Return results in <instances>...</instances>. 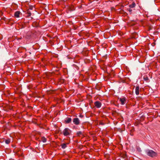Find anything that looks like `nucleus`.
<instances>
[{"label": "nucleus", "mask_w": 160, "mask_h": 160, "mask_svg": "<svg viewBox=\"0 0 160 160\" xmlns=\"http://www.w3.org/2000/svg\"><path fill=\"white\" fill-rule=\"evenodd\" d=\"M21 12L19 11H17L14 13V16L15 18H18L19 17V15L20 14Z\"/></svg>", "instance_id": "0eeeda50"}, {"label": "nucleus", "mask_w": 160, "mask_h": 160, "mask_svg": "<svg viewBox=\"0 0 160 160\" xmlns=\"http://www.w3.org/2000/svg\"><path fill=\"white\" fill-rule=\"evenodd\" d=\"M42 141L43 142H45L47 141V139L44 137H42Z\"/></svg>", "instance_id": "4468645a"}, {"label": "nucleus", "mask_w": 160, "mask_h": 160, "mask_svg": "<svg viewBox=\"0 0 160 160\" xmlns=\"http://www.w3.org/2000/svg\"><path fill=\"white\" fill-rule=\"evenodd\" d=\"M128 11L130 13H131L132 11V10L131 8H129L128 9Z\"/></svg>", "instance_id": "dca6fc26"}, {"label": "nucleus", "mask_w": 160, "mask_h": 160, "mask_svg": "<svg viewBox=\"0 0 160 160\" xmlns=\"http://www.w3.org/2000/svg\"><path fill=\"white\" fill-rule=\"evenodd\" d=\"M72 121V119L70 118H67L64 120V122L66 123H69L71 122Z\"/></svg>", "instance_id": "423d86ee"}, {"label": "nucleus", "mask_w": 160, "mask_h": 160, "mask_svg": "<svg viewBox=\"0 0 160 160\" xmlns=\"http://www.w3.org/2000/svg\"><path fill=\"white\" fill-rule=\"evenodd\" d=\"M94 105L96 108H99L102 106V103L99 101H96L94 102Z\"/></svg>", "instance_id": "39448f33"}, {"label": "nucleus", "mask_w": 160, "mask_h": 160, "mask_svg": "<svg viewBox=\"0 0 160 160\" xmlns=\"http://www.w3.org/2000/svg\"><path fill=\"white\" fill-rule=\"evenodd\" d=\"M77 135L78 136H80L82 135H83L82 132L80 131L77 132Z\"/></svg>", "instance_id": "9b49d317"}, {"label": "nucleus", "mask_w": 160, "mask_h": 160, "mask_svg": "<svg viewBox=\"0 0 160 160\" xmlns=\"http://www.w3.org/2000/svg\"><path fill=\"white\" fill-rule=\"evenodd\" d=\"M33 8H34L33 7H30L29 8V9H30V10H32L33 9Z\"/></svg>", "instance_id": "f3484780"}, {"label": "nucleus", "mask_w": 160, "mask_h": 160, "mask_svg": "<svg viewBox=\"0 0 160 160\" xmlns=\"http://www.w3.org/2000/svg\"><path fill=\"white\" fill-rule=\"evenodd\" d=\"M135 93L137 95L139 94V87L138 86L136 87L135 88Z\"/></svg>", "instance_id": "6e6552de"}, {"label": "nucleus", "mask_w": 160, "mask_h": 160, "mask_svg": "<svg viewBox=\"0 0 160 160\" xmlns=\"http://www.w3.org/2000/svg\"><path fill=\"white\" fill-rule=\"evenodd\" d=\"M135 2H133L131 4L129 5V7L130 8H132L134 7L135 6Z\"/></svg>", "instance_id": "ddd939ff"}, {"label": "nucleus", "mask_w": 160, "mask_h": 160, "mask_svg": "<svg viewBox=\"0 0 160 160\" xmlns=\"http://www.w3.org/2000/svg\"><path fill=\"white\" fill-rule=\"evenodd\" d=\"M143 78L144 80L146 81L147 82H149L150 81V80L149 79L148 77L146 75L144 76L143 77Z\"/></svg>", "instance_id": "1a4fd4ad"}, {"label": "nucleus", "mask_w": 160, "mask_h": 160, "mask_svg": "<svg viewBox=\"0 0 160 160\" xmlns=\"http://www.w3.org/2000/svg\"><path fill=\"white\" fill-rule=\"evenodd\" d=\"M62 133L65 136H67L70 135L71 131L68 128H66L63 130Z\"/></svg>", "instance_id": "f03ea898"}, {"label": "nucleus", "mask_w": 160, "mask_h": 160, "mask_svg": "<svg viewBox=\"0 0 160 160\" xmlns=\"http://www.w3.org/2000/svg\"><path fill=\"white\" fill-rule=\"evenodd\" d=\"M147 152L148 155L150 157H153L157 156V153L152 150H148Z\"/></svg>", "instance_id": "f257e3e1"}, {"label": "nucleus", "mask_w": 160, "mask_h": 160, "mask_svg": "<svg viewBox=\"0 0 160 160\" xmlns=\"http://www.w3.org/2000/svg\"><path fill=\"white\" fill-rule=\"evenodd\" d=\"M73 122L74 124L76 125H78L80 123V121L78 118H75L73 119Z\"/></svg>", "instance_id": "20e7f679"}, {"label": "nucleus", "mask_w": 160, "mask_h": 160, "mask_svg": "<svg viewBox=\"0 0 160 160\" xmlns=\"http://www.w3.org/2000/svg\"><path fill=\"white\" fill-rule=\"evenodd\" d=\"M26 14L27 15L26 17H28L31 16V13L30 11L28 9L27 10V12Z\"/></svg>", "instance_id": "9d476101"}, {"label": "nucleus", "mask_w": 160, "mask_h": 160, "mask_svg": "<svg viewBox=\"0 0 160 160\" xmlns=\"http://www.w3.org/2000/svg\"><path fill=\"white\" fill-rule=\"evenodd\" d=\"M61 146L62 148L63 149H65L67 147L66 144L65 143H63L61 145Z\"/></svg>", "instance_id": "f8f14e48"}, {"label": "nucleus", "mask_w": 160, "mask_h": 160, "mask_svg": "<svg viewBox=\"0 0 160 160\" xmlns=\"http://www.w3.org/2000/svg\"><path fill=\"white\" fill-rule=\"evenodd\" d=\"M5 142L6 143L8 144L10 142V139H6L5 141Z\"/></svg>", "instance_id": "2eb2a0df"}, {"label": "nucleus", "mask_w": 160, "mask_h": 160, "mask_svg": "<svg viewBox=\"0 0 160 160\" xmlns=\"http://www.w3.org/2000/svg\"><path fill=\"white\" fill-rule=\"evenodd\" d=\"M119 101L120 102V103L122 105H123L126 103L127 99L125 97H122L121 98H119Z\"/></svg>", "instance_id": "7ed1b4c3"}, {"label": "nucleus", "mask_w": 160, "mask_h": 160, "mask_svg": "<svg viewBox=\"0 0 160 160\" xmlns=\"http://www.w3.org/2000/svg\"><path fill=\"white\" fill-rule=\"evenodd\" d=\"M79 116L81 118H82L83 117V116L82 115H80Z\"/></svg>", "instance_id": "a211bd4d"}]
</instances>
